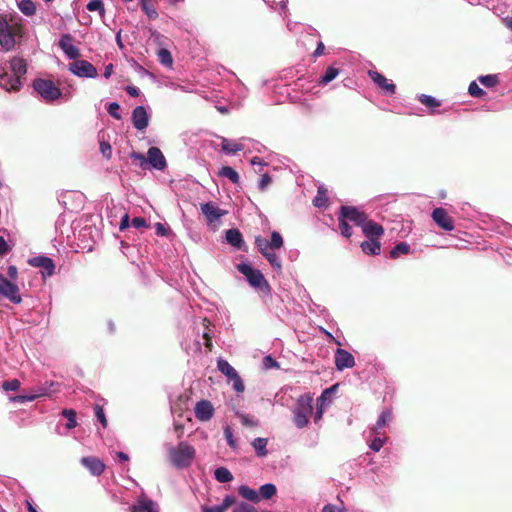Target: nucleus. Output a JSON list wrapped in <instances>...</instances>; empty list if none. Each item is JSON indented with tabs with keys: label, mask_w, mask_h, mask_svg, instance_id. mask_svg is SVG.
<instances>
[{
	"label": "nucleus",
	"mask_w": 512,
	"mask_h": 512,
	"mask_svg": "<svg viewBox=\"0 0 512 512\" xmlns=\"http://www.w3.org/2000/svg\"><path fill=\"white\" fill-rule=\"evenodd\" d=\"M335 388H336V385L332 386L329 389L324 390V392L318 398V402H320V405L317 407V411H316L315 416H314V421L316 423L322 418V415H323V405H324V401L326 399V395L328 393H330V391L335 389Z\"/></svg>",
	"instance_id": "f704fd0d"
},
{
	"label": "nucleus",
	"mask_w": 512,
	"mask_h": 512,
	"mask_svg": "<svg viewBox=\"0 0 512 512\" xmlns=\"http://www.w3.org/2000/svg\"><path fill=\"white\" fill-rule=\"evenodd\" d=\"M154 503L151 500L140 501L137 505L132 506V512H154Z\"/></svg>",
	"instance_id": "e433bc0d"
},
{
	"label": "nucleus",
	"mask_w": 512,
	"mask_h": 512,
	"mask_svg": "<svg viewBox=\"0 0 512 512\" xmlns=\"http://www.w3.org/2000/svg\"><path fill=\"white\" fill-rule=\"evenodd\" d=\"M0 295L8 299L13 304H20L22 297L17 284L8 280L0 273Z\"/></svg>",
	"instance_id": "6e6552de"
},
{
	"label": "nucleus",
	"mask_w": 512,
	"mask_h": 512,
	"mask_svg": "<svg viewBox=\"0 0 512 512\" xmlns=\"http://www.w3.org/2000/svg\"><path fill=\"white\" fill-rule=\"evenodd\" d=\"M19 9L23 14L27 16H31L36 12V6L31 0H22L19 3Z\"/></svg>",
	"instance_id": "c9c22d12"
},
{
	"label": "nucleus",
	"mask_w": 512,
	"mask_h": 512,
	"mask_svg": "<svg viewBox=\"0 0 512 512\" xmlns=\"http://www.w3.org/2000/svg\"><path fill=\"white\" fill-rule=\"evenodd\" d=\"M158 61L164 66L170 67L173 63L170 51L165 48L160 49L158 51Z\"/></svg>",
	"instance_id": "58836bf2"
},
{
	"label": "nucleus",
	"mask_w": 512,
	"mask_h": 512,
	"mask_svg": "<svg viewBox=\"0 0 512 512\" xmlns=\"http://www.w3.org/2000/svg\"><path fill=\"white\" fill-rule=\"evenodd\" d=\"M10 251V246L4 239V237L0 236V255H6Z\"/></svg>",
	"instance_id": "69168bd1"
},
{
	"label": "nucleus",
	"mask_w": 512,
	"mask_h": 512,
	"mask_svg": "<svg viewBox=\"0 0 512 512\" xmlns=\"http://www.w3.org/2000/svg\"><path fill=\"white\" fill-rule=\"evenodd\" d=\"M237 270L246 277L251 287L266 296L270 295L271 286L260 270L254 269L251 265L245 263L238 264Z\"/></svg>",
	"instance_id": "f03ea898"
},
{
	"label": "nucleus",
	"mask_w": 512,
	"mask_h": 512,
	"mask_svg": "<svg viewBox=\"0 0 512 512\" xmlns=\"http://www.w3.org/2000/svg\"><path fill=\"white\" fill-rule=\"evenodd\" d=\"M55 385L59 386L58 383L51 382L49 387H47L46 385L35 387L33 389L34 393L30 394V396H35V399L42 397V396H46L49 394L50 388Z\"/></svg>",
	"instance_id": "a18cd8bd"
},
{
	"label": "nucleus",
	"mask_w": 512,
	"mask_h": 512,
	"mask_svg": "<svg viewBox=\"0 0 512 512\" xmlns=\"http://www.w3.org/2000/svg\"><path fill=\"white\" fill-rule=\"evenodd\" d=\"M62 416L65 417L68 422L66 423L67 429H73L77 426L76 416L77 413L74 409H63L61 412Z\"/></svg>",
	"instance_id": "72a5a7b5"
},
{
	"label": "nucleus",
	"mask_w": 512,
	"mask_h": 512,
	"mask_svg": "<svg viewBox=\"0 0 512 512\" xmlns=\"http://www.w3.org/2000/svg\"><path fill=\"white\" fill-rule=\"evenodd\" d=\"M338 74L339 70L337 68H334L333 66H330L326 69L325 73L321 77L320 83L326 85L332 80H334Z\"/></svg>",
	"instance_id": "4c0bfd02"
},
{
	"label": "nucleus",
	"mask_w": 512,
	"mask_h": 512,
	"mask_svg": "<svg viewBox=\"0 0 512 512\" xmlns=\"http://www.w3.org/2000/svg\"><path fill=\"white\" fill-rule=\"evenodd\" d=\"M272 183V178L269 174L265 173L261 176L258 187L261 191L266 190V188Z\"/></svg>",
	"instance_id": "bf43d9fd"
},
{
	"label": "nucleus",
	"mask_w": 512,
	"mask_h": 512,
	"mask_svg": "<svg viewBox=\"0 0 512 512\" xmlns=\"http://www.w3.org/2000/svg\"><path fill=\"white\" fill-rule=\"evenodd\" d=\"M201 211L210 223L219 220L226 214V211L221 210L212 202L201 204Z\"/></svg>",
	"instance_id": "6ab92c4d"
},
{
	"label": "nucleus",
	"mask_w": 512,
	"mask_h": 512,
	"mask_svg": "<svg viewBox=\"0 0 512 512\" xmlns=\"http://www.w3.org/2000/svg\"><path fill=\"white\" fill-rule=\"evenodd\" d=\"M478 81L488 88L495 87L499 82L497 75L479 76Z\"/></svg>",
	"instance_id": "a19ab883"
},
{
	"label": "nucleus",
	"mask_w": 512,
	"mask_h": 512,
	"mask_svg": "<svg viewBox=\"0 0 512 512\" xmlns=\"http://www.w3.org/2000/svg\"><path fill=\"white\" fill-rule=\"evenodd\" d=\"M419 101L427 106V107H430V108H435V107H439L440 106V102L435 99L434 97L432 96H429V95H425V94H422L419 96Z\"/></svg>",
	"instance_id": "09e8293b"
},
{
	"label": "nucleus",
	"mask_w": 512,
	"mask_h": 512,
	"mask_svg": "<svg viewBox=\"0 0 512 512\" xmlns=\"http://www.w3.org/2000/svg\"><path fill=\"white\" fill-rule=\"evenodd\" d=\"M329 198L327 196V189L323 186L318 187L317 194L313 199V205L318 208L327 207Z\"/></svg>",
	"instance_id": "bb28decb"
},
{
	"label": "nucleus",
	"mask_w": 512,
	"mask_h": 512,
	"mask_svg": "<svg viewBox=\"0 0 512 512\" xmlns=\"http://www.w3.org/2000/svg\"><path fill=\"white\" fill-rule=\"evenodd\" d=\"M218 175L228 178L234 184H238L240 181L238 172L230 166H223L219 170Z\"/></svg>",
	"instance_id": "c85d7f7f"
},
{
	"label": "nucleus",
	"mask_w": 512,
	"mask_h": 512,
	"mask_svg": "<svg viewBox=\"0 0 512 512\" xmlns=\"http://www.w3.org/2000/svg\"><path fill=\"white\" fill-rule=\"evenodd\" d=\"M73 38L70 34H64L60 38L59 46L70 59H77L80 50L72 44Z\"/></svg>",
	"instance_id": "a211bd4d"
},
{
	"label": "nucleus",
	"mask_w": 512,
	"mask_h": 512,
	"mask_svg": "<svg viewBox=\"0 0 512 512\" xmlns=\"http://www.w3.org/2000/svg\"><path fill=\"white\" fill-rule=\"evenodd\" d=\"M226 240L230 245L238 249H240L243 244L242 234L238 229L235 228L226 231Z\"/></svg>",
	"instance_id": "5701e85b"
},
{
	"label": "nucleus",
	"mask_w": 512,
	"mask_h": 512,
	"mask_svg": "<svg viewBox=\"0 0 512 512\" xmlns=\"http://www.w3.org/2000/svg\"><path fill=\"white\" fill-rule=\"evenodd\" d=\"M335 366L338 370L342 371L346 368H352L355 365L354 356L341 348H338L334 356Z\"/></svg>",
	"instance_id": "4468645a"
},
{
	"label": "nucleus",
	"mask_w": 512,
	"mask_h": 512,
	"mask_svg": "<svg viewBox=\"0 0 512 512\" xmlns=\"http://www.w3.org/2000/svg\"><path fill=\"white\" fill-rule=\"evenodd\" d=\"M313 413V397L309 394L301 395L297 399L293 409V422L297 428L302 429L309 423L310 416Z\"/></svg>",
	"instance_id": "7ed1b4c3"
},
{
	"label": "nucleus",
	"mask_w": 512,
	"mask_h": 512,
	"mask_svg": "<svg viewBox=\"0 0 512 512\" xmlns=\"http://www.w3.org/2000/svg\"><path fill=\"white\" fill-rule=\"evenodd\" d=\"M362 232L368 239H374V237L382 236L384 229L380 224L366 220L362 226Z\"/></svg>",
	"instance_id": "412c9836"
},
{
	"label": "nucleus",
	"mask_w": 512,
	"mask_h": 512,
	"mask_svg": "<svg viewBox=\"0 0 512 512\" xmlns=\"http://www.w3.org/2000/svg\"><path fill=\"white\" fill-rule=\"evenodd\" d=\"M130 158L137 161L139 166L143 169H146L148 164L157 170H163L167 163L166 159L161 152V150L157 147H150L147 152V158L139 153V152H131Z\"/></svg>",
	"instance_id": "20e7f679"
},
{
	"label": "nucleus",
	"mask_w": 512,
	"mask_h": 512,
	"mask_svg": "<svg viewBox=\"0 0 512 512\" xmlns=\"http://www.w3.org/2000/svg\"><path fill=\"white\" fill-rule=\"evenodd\" d=\"M268 440L266 438H255L252 442V446L256 451V454L260 457H264L268 454V451L266 449Z\"/></svg>",
	"instance_id": "c756f323"
},
{
	"label": "nucleus",
	"mask_w": 512,
	"mask_h": 512,
	"mask_svg": "<svg viewBox=\"0 0 512 512\" xmlns=\"http://www.w3.org/2000/svg\"><path fill=\"white\" fill-rule=\"evenodd\" d=\"M120 105L117 102H112L109 104L107 111L110 116L113 118L120 120L121 114L119 113Z\"/></svg>",
	"instance_id": "5fc2aeb1"
},
{
	"label": "nucleus",
	"mask_w": 512,
	"mask_h": 512,
	"mask_svg": "<svg viewBox=\"0 0 512 512\" xmlns=\"http://www.w3.org/2000/svg\"><path fill=\"white\" fill-rule=\"evenodd\" d=\"M195 417L202 422L209 421L214 415V408L210 401H198L194 408Z\"/></svg>",
	"instance_id": "2eb2a0df"
},
{
	"label": "nucleus",
	"mask_w": 512,
	"mask_h": 512,
	"mask_svg": "<svg viewBox=\"0 0 512 512\" xmlns=\"http://www.w3.org/2000/svg\"><path fill=\"white\" fill-rule=\"evenodd\" d=\"M263 364L267 369L279 366V364L271 356L264 357Z\"/></svg>",
	"instance_id": "338daca9"
},
{
	"label": "nucleus",
	"mask_w": 512,
	"mask_h": 512,
	"mask_svg": "<svg viewBox=\"0 0 512 512\" xmlns=\"http://www.w3.org/2000/svg\"><path fill=\"white\" fill-rule=\"evenodd\" d=\"M410 252V246L406 242H400L390 251V257L396 259L400 255H406Z\"/></svg>",
	"instance_id": "473e14b6"
},
{
	"label": "nucleus",
	"mask_w": 512,
	"mask_h": 512,
	"mask_svg": "<svg viewBox=\"0 0 512 512\" xmlns=\"http://www.w3.org/2000/svg\"><path fill=\"white\" fill-rule=\"evenodd\" d=\"M432 219L440 228L446 231H452L454 229V219L442 207L433 210Z\"/></svg>",
	"instance_id": "f8f14e48"
},
{
	"label": "nucleus",
	"mask_w": 512,
	"mask_h": 512,
	"mask_svg": "<svg viewBox=\"0 0 512 512\" xmlns=\"http://www.w3.org/2000/svg\"><path fill=\"white\" fill-rule=\"evenodd\" d=\"M468 92L471 96L476 98H481L486 94V92L482 88H480L475 81L469 84Z\"/></svg>",
	"instance_id": "8fccbe9b"
},
{
	"label": "nucleus",
	"mask_w": 512,
	"mask_h": 512,
	"mask_svg": "<svg viewBox=\"0 0 512 512\" xmlns=\"http://www.w3.org/2000/svg\"><path fill=\"white\" fill-rule=\"evenodd\" d=\"M238 416L240 418V421H241L242 425L247 426V427H256V426H258V421L254 420L253 418L249 417L248 415H246V414H238Z\"/></svg>",
	"instance_id": "6e6d98bb"
},
{
	"label": "nucleus",
	"mask_w": 512,
	"mask_h": 512,
	"mask_svg": "<svg viewBox=\"0 0 512 512\" xmlns=\"http://www.w3.org/2000/svg\"><path fill=\"white\" fill-rule=\"evenodd\" d=\"M392 420V412L388 409L383 410L378 417L376 424L371 428V435H384L382 429L385 428Z\"/></svg>",
	"instance_id": "aec40b11"
},
{
	"label": "nucleus",
	"mask_w": 512,
	"mask_h": 512,
	"mask_svg": "<svg viewBox=\"0 0 512 512\" xmlns=\"http://www.w3.org/2000/svg\"><path fill=\"white\" fill-rule=\"evenodd\" d=\"M132 226L135 228L147 227L146 220L142 217H134L132 219Z\"/></svg>",
	"instance_id": "0e129e2a"
},
{
	"label": "nucleus",
	"mask_w": 512,
	"mask_h": 512,
	"mask_svg": "<svg viewBox=\"0 0 512 512\" xmlns=\"http://www.w3.org/2000/svg\"><path fill=\"white\" fill-rule=\"evenodd\" d=\"M141 7L149 19H156L158 17V13L155 7L151 4L149 0H142Z\"/></svg>",
	"instance_id": "ea45409f"
},
{
	"label": "nucleus",
	"mask_w": 512,
	"mask_h": 512,
	"mask_svg": "<svg viewBox=\"0 0 512 512\" xmlns=\"http://www.w3.org/2000/svg\"><path fill=\"white\" fill-rule=\"evenodd\" d=\"M215 479L221 483H227L233 480L232 473L225 467H219L214 471Z\"/></svg>",
	"instance_id": "7c9ffc66"
},
{
	"label": "nucleus",
	"mask_w": 512,
	"mask_h": 512,
	"mask_svg": "<svg viewBox=\"0 0 512 512\" xmlns=\"http://www.w3.org/2000/svg\"><path fill=\"white\" fill-rule=\"evenodd\" d=\"M7 275L11 280H17L18 278V269L16 266H9L7 269Z\"/></svg>",
	"instance_id": "774afa93"
},
{
	"label": "nucleus",
	"mask_w": 512,
	"mask_h": 512,
	"mask_svg": "<svg viewBox=\"0 0 512 512\" xmlns=\"http://www.w3.org/2000/svg\"><path fill=\"white\" fill-rule=\"evenodd\" d=\"M132 123L137 130H144L149 124V116L144 106H137L132 112Z\"/></svg>",
	"instance_id": "dca6fc26"
},
{
	"label": "nucleus",
	"mask_w": 512,
	"mask_h": 512,
	"mask_svg": "<svg viewBox=\"0 0 512 512\" xmlns=\"http://www.w3.org/2000/svg\"><path fill=\"white\" fill-rule=\"evenodd\" d=\"M235 503V498L233 496H226L223 499V502L221 505L208 507L204 506L202 508L203 512H226V510L231 507Z\"/></svg>",
	"instance_id": "b1692460"
},
{
	"label": "nucleus",
	"mask_w": 512,
	"mask_h": 512,
	"mask_svg": "<svg viewBox=\"0 0 512 512\" xmlns=\"http://www.w3.org/2000/svg\"><path fill=\"white\" fill-rule=\"evenodd\" d=\"M224 436H225V439H226L228 445L231 448H235L236 447V441H235L234 436H233V431H232V429L229 426H226L224 428Z\"/></svg>",
	"instance_id": "4d7b16f0"
},
{
	"label": "nucleus",
	"mask_w": 512,
	"mask_h": 512,
	"mask_svg": "<svg viewBox=\"0 0 512 512\" xmlns=\"http://www.w3.org/2000/svg\"><path fill=\"white\" fill-rule=\"evenodd\" d=\"M21 37V27L10 24L5 17L0 16V45L5 51L12 50Z\"/></svg>",
	"instance_id": "39448f33"
},
{
	"label": "nucleus",
	"mask_w": 512,
	"mask_h": 512,
	"mask_svg": "<svg viewBox=\"0 0 512 512\" xmlns=\"http://www.w3.org/2000/svg\"><path fill=\"white\" fill-rule=\"evenodd\" d=\"M374 438L372 439L371 443L369 444V447L375 451L378 452L383 445L385 444L387 437L384 435H372Z\"/></svg>",
	"instance_id": "37998d69"
},
{
	"label": "nucleus",
	"mask_w": 512,
	"mask_h": 512,
	"mask_svg": "<svg viewBox=\"0 0 512 512\" xmlns=\"http://www.w3.org/2000/svg\"><path fill=\"white\" fill-rule=\"evenodd\" d=\"M233 381V388L237 391V392H243L244 391V383L242 381V379L240 378L239 374L232 378L231 379Z\"/></svg>",
	"instance_id": "e2e57ef3"
},
{
	"label": "nucleus",
	"mask_w": 512,
	"mask_h": 512,
	"mask_svg": "<svg viewBox=\"0 0 512 512\" xmlns=\"http://www.w3.org/2000/svg\"><path fill=\"white\" fill-rule=\"evenodd\" d=\"M86 8L89 11H99L101 16L105 13L104 3L102 0H90Z\"/></svg>",
	"instance_id": "49530a36"
},
{
	"label": "nucleus",
	"mask_w": 512,
	"mask_h": 512,
	"mask_svg": "<svg viewBox=\"0 0 512 512\" xmlns=\"http://www.w3.org/2000/svg\"><path fill=\"white\" fill-rule=\"evenodd\" d=\"M238 493L239 495H241L244 499L248 500V501H251L253 503H257L260 501V496H259V493L257 491H255L254 489L246 486V485H241L239 488H238Z\"/></svg>",
	"instance_id": "a878e982"
},
{
	"label": "nucleus",
	"mask_w": 512,
	"mask_h": 512,
	"mask_svg": "<svg viewBox=\"0 0 512 512\" xmlns=\"http://www.w3.org/2000/svg\"><path fill=\"white\" fill-rule=\"evenodd\" d=\"M244 149L241 143L222 137L221 150L226 154H236Z\"/></svg>",
	"instance_id": "4be33fe9"
},
{
	"label": "nucleus",
	"mask_w": 512,
	"mask_h": 512,
	"mask_svg": "<svg viewBox=\"0 0 512 512\" xmlns=\"http://www.w3.org/2000/svg\"><path fill=\"white\" fill-rule=\"evenodd\" d=\"M9 400L13 403H24L28 401H34L35 396L30 395H17V396H11Z\"/></svg>",
	"instance_id": "680f3d73"
},
{
	"label": "nucleus",
	"mask_w": 512,
	"mask_h": 512,
	"mask_svg": "<svg viewBox=\"0 0 512 512\" xmlns=\"http://www.w3.org/2000/svg\"><path fill=\"white\" fill-rule=\"evenodd\" d=\"M371 80L386 94L393 95L396 92V86L392 82H389L388 79L378 71L369 70L368 72Z\"/></svg>",
	"instance_id": "ddd939ff"
},
{
	"label": "nucleus",
	"mask_w": 512,
	"mask_h": 512,
	"mask_svg": "<svg viewBox=\"0 0 512 512\" xmlns=\"http://www.w3.org/2000/svg\"><path fill=\"white\" fill-rule=\"evenodd\" d=\"M21 386V383L18 379H12L9 381H4L2 383V388L5 391H17Z\"/></svg>",
	"instance_id": "603ef678"
},
{
	"label": "nucleus",
	"mask_w": 512,
	"mask_h": 512,
	"mask_svg": "<svg viewBox=\"0 0 512 512\" xmlns=\"http://www.w3.org/2000/svg\"><path fill=\"white\" fill-rule=\"evenodd\" d=\"M81 464L85 466L92 475L99 476L105 470V464L98 457L87 456L81 458Z\"/></svg>",
	"instance_id": "f3484780"
},
{
	"label": "nucleus",
	"mask_w": 512,
	"mask_h": 512,
	"mask_svg": "<svg viewBox=\"0 0 512 512\" xmlns=\"http://www.w3.org/2000/svg\"><path fill=\"white\" fill-rule=\"evenodd\" d=\"M94 409H95L96 418L101 423V425L104 428H106L108 425V422H107L103 407L97 404Z\"/></svg>",
	"instance_id": "864d4df0"
},
{
	"label": "nucleus",
	"mask_w": 512,
	"mask_h": 512,
	"mask_svg": "<svg viewBox=\"0 0 512 512\" xmlns=\"http://www.w3.org/2000/svg\"><path fill=\"white\" fill-rule=\"evenodd\" d=\"M339 229L344 237L349 238L352 235L351 226L347 223V220L342 217L339 213Z\"/></svg>",
	"instance_id": "de8ad7c7"
},
{
	"label": "nucleus",
	"mask_w": 512,
	"mask_h": 512,
	"mask_svg": "<svg viewBox=\"0 0 512 512\" xmlns=\"http://www.w3.org/2000/svg\"><path fill=\"white\" fill-rule=\"evenodd\" d=\"M340 214L346 220H349L353 222L355 225L361 227L367 220V215L363 211H360L358 208L354 206L342 205L340 207Z\"/></svg>",
	"instance_id": "9b49d317"
},
{
	"label": "nucleus",
	"mask_w": 512,
	"mask_h": 512,
	"mask_svg": "<svg viewBox=\"0 0 512 512\" xmlns=\"http://www.w3.org/2000/svg\"><path fill=\"white\" fill-rule=\"evenodd\" d=\"M233 512H257V510L254 506L242 502L234 507Z\"/></svg>",
	"instance_id": "13d9d810"
},
{
	"label": "nucleus",
	"mask_w": 512,
	"mask_h": 512,
	"mask_svg": "<svg viewBox=\"0 0 512 512\" xmlns=\"http://www.w3.org/2000/svg\"><path fill=\"white\" fill-rule=\"evenodd\" d=\"M27 263L32 267L41 268V274L44 278L51 277L55 273V263L47 256L40 255L29 258Z\"/></svg>",
	"instance_id": "9d476101"
},
{
	"label": "nucleus",
	"mask_w": 512,
	"mask_h": 512,
	"mask_svg": "<svg viewBox=\"0 0 512 512\" xmlns=\"http://www.w3.org/2000/svg\"><path fill=\"white\" fill-rule=\"evenodd\" d=\"M277 492L276 486L272 483L264 484L259 489L260 499H271Z\"/></svg>",
	"instance_id": "2f4dec72"
},
{
	"label": "nucleus",
	"mask_w": 512,
	"mask_h": 512,
	"mask_svg": "<svg viewBox=\"0 0 512 512\" xmlns=\"http://www.w3.org/2000/svg\"><path fill=\"white\" fill-rule=\"evenodd\" d=\"M362 251L368 255H378L381 251L380 243L375 239H369L361 243Z\"/></svg>",
	"instance_id": "393cba45"
},
{
	"label": "nucleus",
	"mask_w": 512,
	"mask_h": 512,
	"mask_svg": "<svg viewBox=\"0 0 512 512\" xmlns=\"http://www.w3.org/2000/svg\"><path fill=\"white\" fill-rule=\"evenodd\" d=\"M10 69L13 76H10L5 68L0 70V86L7 91H18L27 73L26 61L20 57H13L10 61Z\"/></svg>",
	"instance_id": "f257e3e1"
},
{
	"label": "nucleus",
	"mask_w": 512,
	"mask_h": 512,
	"mask_svg": "<svg viewBox=\"0 0 512 512\" xmlns=\"http://www.w3.org/2000/svg\"><path fill=\"white\" fill-rule=\"evenodd\" d=\"M195 456V449L187 442H180L176 448L170 451L172 463L178 468L190 466Z\"/></svg>",
	"instance_id": "423d86ee"
},
{
	"label": "nucleus",
	"mask_w": 512,
	"mask_h": 512,
	"mask_svg": "<svg viewBox=\"0 0 512 512\" xmlns=\"http://www.w3.org/2000/svg\"><path fill=\"white\" fill-rule=\"evenodd\" d=\"M270 249L276 250L283 246V238L277 231H273L271 234V240L269 241Z\"/></svg>",
	"instance_id": "c03bdc74"
},
{
	"label": "nucleus",
	"mask_w": 512,
	"mask_h": 512,
	"mask_svg": "<svg viewBox=\"0 0 512 512\" xmlns=\"http://www.w3.org/2000/svg\"><path fill=\"white\" fill-rule=\"evenodd\" d=\"M100 151L106 159L111 158L112 148L108 142H106V141L100 142Z\"/></svg>",
	"instance_id": "052dcab7"
},
{
	"label": "nucleus",
	"mask_w": 512,
	"mask_h": 512,
	"mask_svg": "<svg viewBox=\"0 0 512 512\" xmlns=\"http://www.w3.org/2000/svg\"><path fill=\"white\" fill-rule=\"evenodd\" d=\"M218 370L228 377V379H232L238 375L237 371L229 364L228 361L219 359L217 362Z\"/></svg>",
	"instance_id": "cd10ccee"
},
{
	"label": "nucleus",
	"mask_w": 512,
	"mask_h": 512,
	"mask_svg": "<svg viewBox=\"0 0 512 512\" xmlns=\"http://www.w3.org/2000/svg\"><path fill=\"white\" fill-rule=\"evenodd\" d=\"M74 61L69 64V71L74 75L82 78H95L97 76V69L86 60L73 59Z\"/></svg>",
	"instance_id": "1a4fd4ad"
},
{
	"label": "nucleus",
	"mask_w": 512,
	"mask_h": 512,
	"mask_svg": "<svg viewBox=\"0 0 512 512\" xmlns=\"http://www.w3.org/2000/svg\"><path fill=\"white\" fill-rule=\"evenodd\" d=\"M263 256L267 259V261L271 264L273 268H275L276 270H281L282 264L276 253L267 251L263 254Z\"/></svg>",
	"instance_id": "79ce46f5"
},
{
	"label": "nucleus",
	"mask_w": 512,
	"mask_h": 512,
	"mask_svg": "<svg viewBox=\"0 0 512 512\" xmlns=\"http://www.w3.org/2000/svg\"><path fill=\"white\" fill-rule=\"evenodd\" d=\"M33 87L47 101H54L62 95L61 90L51 80L36 79Z\"/></svg>",
	"instance_id": "0eeeda50"
},
{
	"label": "nucleus",
	"mask_w": 512,
	"mask_h": 512,
	"mask_svg": "<svg viewBox=\"0 0 512 512\" xmlns=\"http://www.w3.org/2000/svg\"><path fill=\"white\" fill-rule=\"evenodd\" d=\"M255 244L262 255L270 248L269 241L260 235L255 237Z\"/></svg>",
	"instance_id": "3c124183"
}]
</instances>
